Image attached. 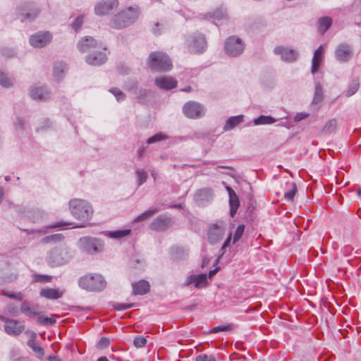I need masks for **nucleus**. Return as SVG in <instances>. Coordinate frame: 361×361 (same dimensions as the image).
Returning a JSON list of instances; mask_svg holds the SVG:
<instances>
[{"instance_id": "1", "label": "nucleus", "mask_w": 361, "mask_h": 361, "mask_svg": "<svg viewBox=\"0 0 361 361\" xmlns=\"http://www.w3.org/2000/svg\"><path fill=\"white\" fill-rule=\"evenodd\" d=\"M140 10L137 6H130L115 15L110 21V26L115 29H122L133 23L138 17Z\"/></svg>"}, {"instance_id": "2", "label": "nucleus", "mask_w": 361, "mask_h": 361, "mask_svg": "<svg viewBox=\"0 0 361 361\" xmlns=\"http://www.w3.org/2000/svg\"><path fill=\"white\" fill-rule=\"evenodd\" d=\"M69 208L72 215L77 219L82 221L89 220L92 214V206L82 200H72L69 202Z\"/></svg>"}, {"instance_id": "3", "label": "nucleus", "mask_w": 361, "mask_h": 361, "mask_svg": "<svg viewBox=\"0 0 361 361\" xmlns=\"http://www.w3.org/2000/svg\"><path fill=\"white\" fill-rule=\"evenodd\" d=\"M147 63L149 67L155 71H168L172 66L169 57L160 51L151 53Z\"/></svg>"}, {"instance_id": "4", "label": "nucleus", "mask_w": 361, "mask_h": 361, "mask_svg": "<svg viewBox=\"0 0 361 361\" xmlns=\"http://www.w3.org/2000/svg\"><path fill=\"white\" fill-rule=\"evenodd\" d=\"M80 286L90 291H101L106 286L104 277L100 274H87L81 277L79 281Z\"/></svg>"}, {"instance_id": "5", "label": "nucleus", "mask_w": 361, "mask_h": 361, "mask_svg": "<svg viewBox=\"0 0 361 361\" xmlns=\"http://www.w3.org/2000/svg\"><path fill=\"white\" fill-rule=\"evenodd\" d=\"M224 49L228 56L236 57L243 52L245 44L241 39L235 36H231L225 41Z\"/></svg>"}, {"instance_id": "6", "label": "nucleus", "mask_w": 361, "mask_h": 361, "mask_svg": "<svg viewBox=\"0 0 361 361\" xmlns=\"http://www.w3.org/2000/svg\"><path fill=\"white\" fill-rule=\"evenodd\" d=\"M70 258L71 255L66 248L55 247L49 252L48 262L54 267L66 264Z\"/></svg>"}, {"instance_id": "7", "label": "nucleus", "mask_w": 361, "mask_h": 361, "mask_svg": "<svg viewBox=\"0 0 361 361\" xmlns=\"http://www.w3.org/2000/svg\"><path fill=\"white\" fill-rule=\"evenodd\" d=\"M79 244L81 250L88 254L101 252L104 245L101 240L90 237L81 238Z\"/></svg>"}, {"instance_id": "8", "label": "nucleus", "mask_w": 361, "mask_h": 361, "mask_svg": "<svg viewBox=\"0 0 361 361\" xmlns=\"http://www.w3.org/2000/svg\"><path fill=\"white\" fill-rule=\"evenodd\" d=\"M185 116L190 118H199L205 114L204 107L196 102H188L183 107Z\"/></svg>"}, {"instance_id": "9", "label": "nucleus", "mask_w": 361, "mask_h": 361, "mask_svg": "<svg viewBox=\"0 0 361 361\" xmlns=\"http://www.w3.org/2000/svg\"><path fill=\"white\" fill-rule=\"evenodd\" d=\"M189 50L192 53H202L205 50L207 42L202 34H195L187 40Z\"/></svg>"}, {"instance_id": "10", "label": "nucleus", "mask_w": 361, "mask_h": 361, "mask_svg": "<svg viewBox=\"0 0 361 361\" xmlns=\"http://www.w3.org/2000/svg\"><path fill=\"white\" fill-rule=\"evenodd\" d=\"M1 319L5 322L4 330L9 335L18 336L25 329V325L21 322L16 319H8L4 317H1Z\"/></svg>"}, {"instance_id": "11", "label": "nucleus", "mask_w": 361, "mask_h": 361, "mask_svg": "<svg viewBox=\"0 0 361 361\" xmlns=\"http://www.w3.org/2000/svg\"><path fill=\"white\" fill-rule=\"evenodd\" d=\"M52 35L47 32H38L30 38V43L34 47H44L51 42Z\"/></svg>"}, {"instance_id": "12", "label": "nucleus", "mask_w": 361, "mask_h": 361, "mask_svg": "<svg viewBox=\"0 0 361 361\" xmlns=\"http://www.w3.org/2000/svg\"><path fill=\"white\" fill-rule=\"evenodd\" d=\"M226 225L224 223L214 224L208 231V240L210 243L215 244L221 240L225 233Z\"/></svg>"}, {"instance_id": "13", "label": "nucleus", "mask_w": 361, "mask_h": 361, "mask_svg": "<svg viewBox=\"0 0 361 361\" xmlns=\"http://www.w3.org/2000/svg\"><path fill=\"white\" fill-rule=\"evenodd\" d=\"M118 6V0H106L99 1L94 7V12L98 16L109 14Z\"/></svg>"}, {"instance_id": "14", "label": "nucleus", "mask_w": 361, "mask_h": 361, "mask_svg": "<svg viewBox=\"0 0 361 361\" xmlns=\"http://www.w3.org/2000/svg\"><path fill=\"white\" fill-rule=\"evenodd\" d=\"M274 53L280 55L281 59L288 63L294 62L298 57V53L296 50L282 46L276 47L274 49Z\"/></svg>"}, {"instance_id": "15", "label": "nucleus", "mask_w": 361, "mask_h": 361, "mask_svg": "<svg viewBox=\"0 0 361 361\" xmlns=\"http://www.w3.org/2000/svg\"><path fill=\"white\" fill-rule=\"evenodd\" d=\"M193 284L196 288L204 287L207 284V276L206 274H192L187 277L183 283V286H189Z\"/></svg>"}, {"instance_id": "16", "label": "nucleus", "mask_w": 361, "mask_h": 361, "mask_svg": "<svg viewBox=\"0 0 361 361\" xmlns=\"http://www.w3.org/2000/svg\"><path fill=\"white\" fill-rule=\"evenodd\" d=\"M213 197L214 192L211 188H202L196 192L195 200L199 205L204 206L209 202Z\"/></svg>"}, {"instance_id": "17", "label": "nucleus", "mask_w": 361, "mask_h": 361, "mask_svg": "<svg viewBox=\"0 0 361 361\" xmlns=\"http://www.w3.org/2000/svg\"><path fill=\"white\" fill-rule=\"evenodd\" d=\"M65 290L59 288H42L39 292V295L42 298L49 300H56L61 298L64 294Z\"/></svg>"}, {"instance_id": "18", "label": "nucleus", "mask_w": 361, "mask_h": 361, "mask_svg": "<svg viewBox=\"0 0 361 361\" xmlns=\"http://www.w3.org/2000/svg\"><path fill=\"white\" fill-rule=\"evenodd\" d=\"M155 83L157 87L164 90H171L176 87L177 81L169 76H160L155 79Z\"/></svg>"}, {"instance_id": "19", "label": "nucleus", "mask_w": 361, "mask_h": 361, "mask_svg": "<svg viewBox=\"0 0 361 361\" xmlns=\"http://www.w3.org/2000/svg\"><path fill=\"white\" fill-rule=\"evenodd\" d=\"M324 58V47L322 45H320L314 51L313 58L312 60V67H311V73L312 74H315L323 61Z\"/></svg>"}, {"instance_id": "20", "label": "nucleus", "mask_w": 361, "mask_h": 361, "mask_svg": "<svg viewBox=\"0 0 361 361\" xmlns=\"http://www.w3.org/2000/svg\"><path fill=\"white\" fill-rule=\"evenodd\" d=\"M38 9L33 8L30 4H25L20 8V15L21 16L22 20H34L38 15Z\"/></svg>"}, {"instance_id": "21", "label": "nucleus", "mask_w": 361, "mask_h": 361, "mask_svg": "<svg viewBox=\"0 0 361 361\" xmlns=\"http://www.w3.org/2000/svg\"><path fill=\"white\" fill-rule=\"evenodd\" d=\"M171 224V219L159 216L151 224L150 228L154 231H164Z\"/></svg>"}, {"instance_id": "22", "label": "nucleus", "mask_w": 361, "mask_h": 361, "mask_svg": "<svg viewBox=\"0 0 361 361\" xmlns=\"http://www.w3.org/2000/svg\"><path fill=\"white\" fill-rule=\"evenodd\" d=\"M226 190L229 195L230 214L233 217L236 214L239 207V199L235 191L231 187L226 186Z\"/></svg>"}, {"instance_id": "23", "label": "nucleus", "mask_w": 361, "mask_h": 361, "mask_svg": "<svg viewBox=\"0 0 361 361\" xmlns=\"http://www.w3.org/2000/svg\"><path fill=\"white\" fill-rule=\"evenodd\" d=\"M335 54L336 59L341 62L348 61L351 57V50L347 44H340Z\"/></svg>"}, {"instance_id": "24", "label": "nucleus", "mask_w": 361, "mask_h": 361, "mask_svg": "<svg viewBox=\"0 0 361 361\" xmlns=\"http://www.w3.org/2000/svg\"><path fill=\"white\" fill-rule=\"evenodd\" d=\"M97 42L92 37H86L80 40L78 43V48L81 52L90 51L92 48L95 47Z\"/></svg>"}, {"instance_id": "25", "label": "nucleus", "mask_w": 361, "mask_h": 361, "mask_svg": "<svg viewBox=\"0 0 361 361\" xmlns=\"http://www.w3.org/2000/svg\"><path fill=\"white\" fill-rule=\"evenodd\" d=\"M106 60V56L102 52H95L89 54L86 58L87 63L94 66H99L104 63Z\"/></svg>"}, {"instance_id": "26", "label": "nucleus", "mask_w": 361, "mask_h": 361, "mask_svg": "<svg viewBox=\"0 0 361 361\" xmlns=\"http://www.w3.org/2000/svg\"><path fill=\"white\" fill-rule=\"evenodd\" d=\"M150 286L147 281L140 280L133 284V292L134 295H144L149 291Z\"/></svg>"}, {"instance_id": "27", "label": "nucleus", "mask_w": 361, "mask_h": 361, "mask_svg": "<svg viewBox=\"0 0 361 361\" xmlns=\"http://www.w3.org/2000/svg\"><path fill=\"white\" fill-rule=\"evenodd\" d=\"M30 96L34 99L45 100L49 97V92L44 87H33L30 90Z\"/></svg>"}, {"instance_id": "28", "label": "nucleus", "mask_w": 361, "mask_h": 361, "mask_svg": "<svg viewBox=\"0 0 361 361\" xmlns=\"http://www.w3.org/2000/svg\"><path fill=\"white\" fill-rule=\"evenodd\" d=\"M20 311L29 317H34L39 314V312L37 311L36 308L32 307L30 302L27 300H24L22 302L20 306Z\"/></svg>"}, {"instance_id": "29", "label": "nucleus", "mask_w": 361, "mask_h": 361, "mask_svg": "<svg viewBox=\"0 0 361 361\" xmlns=\"http://www.w3.org/2000/svg\"><path fill=\"white\" fill-rule=\"evenodd\" d=\"M243 121V116L239 115L236 116H231L228 118L226 121L225 126H224V130L225 131H228L233 129L235 126Z\"/></svg>"}, {"instance_id": "30", "label": "nucleus", "mask_w": 361, "mask_h": 361, "mask_svg": "<svg viewBox=\"0 0 361 361\" xmlns=\"http://www.w3.org/2000/svg\"><path fill=\"white\" fill-rule=\"evenodd\" d=\"M66 70V65L63 62H56L54 66L53 76L56 81H59L63 76Z\"/></svg>"}, {"instance_id": "31", "label": "nucleus", "mask_w": 361, "mask_h": 361, "mask_svg": "<svg viewBox=\"0 0 361 361\" xmlns=\"http://www.w3.org/2000/svg\"><path fill=\"white\" fill-rule=\"evenodd\" d=\"M32 338L27 341V345L32 349V350L37 355L38 357H42L44 355L43 348L36 341V334L32 332Z\"/></svg>"}, {"instance_id": "32", "label": "nucleus", "mask_w": 361, "mask_h": 361, "mask_svg": "<svg viewBox=\"0 0 361 361\" xmlns=\"http://www.w3.org/2000/svg\"><path fill=\"white\" fill-rule=\"evenodd\" d=\"M131 232L130 229L107 231L104 233V235L110 238L120 239L128 235Z\"/></svg>"}, {"instance_id": "33", "label": "nucleus", "mask_w": 361, "mask_h": 361, "mask_svg": "<svg viewBox=\"0 0 361 361\" xmlns=\"http://www.w3.org/2000/svg\"><path fill=\"white\" fill-rule=\"evenodd\" d=\"M332 23V19L330 17H322L318 20V30L324 34L329 30Z\"/></svg>"}, {"instance_id": "34", "label": "nucleus", "mask_w": 361, "mask_h": 361, "mask_svg": "<svg viewBox=\"0 0 361 361\" xmlns=\"http://www.w3.org/2000/svg\"><path fill=\"white\" fill-rule=\"evenodd\" d=\"M360 88V79L358 77L354 78L349 83L348 90L345 92V96L349 97L353 95Z\"/></svg>"}, {"instance_id": "35", "label": "nucleus", "mask_w": 361, "mask_h": 361, "mask_svg": "<svg viewBox=\"0 0 361 361\" xmlns=\"http://www.w3.org/2000/svg\"><path fill=\"white\" fill-rule=\"evenodd\" d=\"M324 99L323 96V89L322 85L317 82L315 83V91H314V95L312 100V104H320Z\"/></svg>"}, {"instance_id": "36", "label": "nucleus", "mask_w": 361, "mask_h": 361, "mask_svg": "<svg viewBox=\"0 0 361 361\" xmlns=\"http://www.w3.org/2000/svg\"><path fill=\"white\" fill-rule=\"evenodd\" d=\"M45 216L46 214L39 209L33 210L29 215V218H30L34 223L39 222Z\"/></svg>"}, {"instance_id": "37", "label": "nucleus", "mask_w": 361, "mask_h": 361, "mask_svg": "<svg viewBox=\"0 0 361 361\" xmlns=\"http://www.w3.org/2000/svg\"><path fill=\"white\" fill-rule=\"evenodd\" d=\"M52 279V276L46 274H34L32 275V283H46L50 282Z\"/></svg>"}, {"instance_id": "38", "label": "nucleus", "mask_w": 361, "mask_h": 361, "mask_svg": "<svg viewBox=\"0 0 361 361\" xmlns=\"http://www.w3.org/2000/svg\"><path fill=\"white\" fill-rule=\"evenodd\" d=\"M276 121V119L272 118L271 116H260L257 118H255L254 121V123L255 125H264V124H271Z\"/></svg>"}, {"instance_id": "39", "label": "nucleus", "mask_w": 361, "mask_h": 361, "mask_svg": "<svg viewBox=\"0 0 361 361\" xmlns=\"http://www.w3.org/2000/svg\"><path fill=\"white\" fill-rule=\"evenodd\" d=\"M158 211L159 210L157 208L150 209L145 212L140 216H138L137 218H135V221H140L145 220V219L151 217L152 215H154L157 212H158Z\"/></svg>"}, {"instance_id": "40", "label": "nucleus", "mask_w": 361, "mask_h": 361, "mask_svg": "<svg viewBox=\"0 0 361 361\" xmlns=\"http://www.w3.org/2000/svg\"><path fill=\"white\" fill-rule=\"evenodd\" d=\"M63 235L61 233L54 234L44 237L42 239V242L44 243H49L51 242H59L63 239Z\"/></svg>"}, {"instance_id": "41", "label": "nucleus", "mask_w": 361, "mask_h": 361, "mask_svg": "<svg viewBox=\"0 0 361 361\" xmlns=\"http://www.w3.org/2000/svg\"><path fill=\"white\" fill-rule=\"evenodd\" d=\"M336 119H331L329 120L324 125L323 128V132L325 133H330L334 132L336 128Z\"/></svg>"}, {"instance_id": "42", "label": "nucleus", "mask_w": 361, "mask_h": 361, "mask_svg": "<svg viewBox=\"0 0 361 361\" xmlns=\"http://www.w3.org/2000/svg\"><path fill=\"white\" fill-rule=\"evenodd\" d=\"M13 80L7 77V75L3 73L0 72V85L5 87H8L13 85Z\"/></svg>"}, {"instance_id": "43", "label": "nucleus", "mask_w": 361, "mask_h": 361, "mask_svg": "<svg viewBox=\"0 0 361 361\" xmlns=\"http://www.w3.org/2000/svg\"><path fill=\"white\" fill-rule=\"evenodd\" d=\"M226 16V11L224 10L222 8L217 9L212 15L207 14L206 15V18H213L215 20H220Z\"/></svg>"}, {"instance_id": "44", "label": "nucleus", "mask_w": 361, "mask_h": 361, "mask_svg": "<svg viewBox=\"0 0 361 361\" xmlns=\"http://www.w3.org/2000/svg\"><path fill=\"white\" fill-rule=\"evenodd\" d=\"M245 231V225L240 224L239 225L234 233L233 239V243H236L243 236Z\"/></svg>"}, {"instance_id": "45", "label": "nucleus", "mask_w": 361, "mask_h": 361, "mask_svg": "<svg viewBox=\"0 0 361 361\" xmlns=\"http://www.w3.org/2000/svg\"><path fill=\"white\" fill-rule=\"evenodd\" d=\"M168 139V136L163 133H157L152 137H150L147 140V144H152L154 142H160L164 140Z\"/></svg>"}, {"instance_id": "46", "label": "nucleus", "mask_w": 361, "mask_h": 361, "mask_svg": "<svg viewBox=\"0 0 361 361\" xmlns=\"http://www.w3.org/2000/svg\"><path fill=\"white\" fill-rule=\"evenodd\" d=\"M231 233H230L228 235V236L227 237L226 240L224 241L223 245H222V247L221 249V254L217 257V259L215 260V262H214V264H216L219 263L220 259L222 257V256L224 255L225 253V251H226V248L230 245V243H231Z\"/></svg>"}, {"instance_id": "47", "label": "nucleus", "mask_w": 361, "mask_h": 361, "mask_svg": "<svg viewBox=\"0 0 361 361\" xmlns=\"http://www.w3.org/2000/svg\"><path fill=\"white\" fill-rule=\"evenodd\" d=\"M37 322L41 325H52L56 323V320L53 318L39 316L37 319Z\"/></svg>"}, {"instance_id": "48", "label": "nucleus", "mask_w": 361, "mask_h": 361, "mask_svg": "<svg viewBox=\"0 0 361 361\" xmlns=\"http://www.w3.org/2000/svg\"><path fill=\"white\" fill-rule=\"evenodd\" d=\"M291 187V189L286 192L284 194L285 198L288 201H292L293 200L297 190V188L295 183H292Z\"/></svg>"}, {"instance_id": "49", "label": "nucleus", "mask_w": 361, "mask_h": 361, "mask_svg": "<svg viewBox=\"0 0 361 361\" xmlns=\"http://www.w3.org/2000/svg\"><path fill=\"white\" fill-rule=\"evenodd\" d=\"M136 174L137 176L138 185H141L147 180V173L144 170H137Z\"/></svg>"}, {"instance_id": "50", "label": "nucleus", "mask_w": 361, "mask_h": 361, "mask_svg": "<svg viewBox=\"0 0 361 361\" xmlns=\"http://www.w3.org/2000/svg\"><path fill=\"white\" fill-rule=\"evenodd\" d=\"M232 329V325L228 324L224 326H218L213 328L212 330L209 331V334H216L219 331H228Z\"/></svg>"}, {"instance_id": "51", "label": "nucleus", "mask_w": 361, "mask_h": 361, "mask_svg": "<svg viewBox=\"0 0 361 361\" xmlns=\"http://www.w3.org/2000/svg\"><path fill=\"white\" fill-rule=\"evenodd\" d=\"M110 92H111L116 98V99L119 101H122L126 98L125 94L118 88H111L110 89Z\"/></svg>"}, {"instance_id": "52", "label": "nucleus", "mask_w": 361, "mask_h": 361, "mask_svg": "<svg viewBox=\"0 0 361 361\" xmlns=\"http://www.w3.org/2000/svg\"><path fill=\"white\" fill-rule=\"evenodd\" d=\"M146 343L147 339L143 336H136L133 341V344L136 348L144 347Z\"/></svg>"}, {"instance_id": "53", "label": "nucleus", "mask_w": 361, "mask_h": 361, "mask_svg": "<svg viewBox=\"0 0 361 361\" xmlns=\"http://www.w3.org/2000/svg\"><path fill=\"white\" fill-rule=\"evenodd\" d=\"M195 361H216L213 355L208 356L205 354H200L195 357Z\"/></svg>"}, {"instance_id": "54", "label": "nucleus", "mask_w": 361, "mask_h": 361, "mask_svg": "<svg viewBox=\"0 0 361 361\" xmlns=\"http://www.w3.org/2000/svg\"><path fill=\"white\" fill-rule=\"evenodd\" d=\"M110 345L109 339L106 337H102L97 343V348L99 349H104Z\"/></svg>"}, {"instance_id": "55", "label": "nucleus", "mask_w": 361, "mask_h": 361, "mask_svg": "<svg viewBox=\"0 0 361 361\" xmlns=\"http://www.w3.org/2000/svg\"><path fill=\"white\" fill-rule=\"evenodd\" d=\"M83 23V16H78L75 21L71 24L73 29L76 32L80 29Z\"/></svg>"}, {"instance_id": "56", "label": "nucleus", "mask_w": 361, "mask_h": 361, "mask_svg": "<svg viewBox=\"0 0 361 361\" xmlns=\"http://www.w3.org/2000/svg\"><path fill=\"white\" fill-rule=\"evenodd\" d=\"M3 295L4 296H6L11 299H16V300H22L23 298V295L21 293H7V292H4L3 293Z\"/></svg>"}, {"instance_id": "57", "label": "nucleus", "mask_w": 361, "mask_h": 361, "mask_svg": "<svg viewBox=\"0 0 361 361\" xmlns=\"http://www.w3.org/2000/svg\"><path fill=\"white\" fill-rule=\"evenodd\" d=\"M7 312L13 316H18L19 312L17 307L13 305H8L7 307Z\"/></svg>"}, {"instance_id": "58", "label": "nucleus", "mask_w": 361, "mask_h": 361, "mask_svg": "<svg viewBox=\"0 0 361 361\" xmlns=\"http://www.w3.org/2000/svg\"><path fill=\"white\" fill-rule=\"evenodd\" d=\"M308 116V114L306 113H298L295 116V121L298 122L300 121L305 118H306Z\"/></svg>"}, {"instance_id": "59", "label": "nucleus", "mask_w": 361, "mask_h": 361, "mask_svg": "<svg viewBox=\"0 0 361 361\" xmlns=\"http://www.w3.org/2000/svg\"><path fill=\"white\" fill-rule=\"evenodd\" d=\"M72 225H73L72 223L61 221L58 224H52V225L49 226V228H59V227H63V226H72Z\"/></svg>"}, {"instance_id": "60", "label": "nucleus", "mask_w": 361, "mask_h": 361, "mask_svg": "<svg viewBox=\"0 0 361 361\" xmlns=\"http://www.w3.org/2000/svg\"><path fill=\"white\" fill-rule=\"evenodd\" d=\"M131 307H132V305L120 303V304H118L115 307V309L117 310H127V309H128V308H130Z\"/></svg>"}, {"instance_id": "61", "label": "nucleus", "mask_w": 361, "mask_h": 361, "mask_svg": "<svg viewBox=\"0 0 361 361\" xmlns=\"http://www.w3.org/2000/svg\"><path fill=\"white\" fill-rule=\"evenodd\" d=\"M160 26H162V25H160L159 23H155L154 27L153 28V32L155 35H159L160 33L159 28Z\"/></svg>"}, {"instance_id": "62", "label": "nucleus", "mask_w": 361, "mask_h": 361, "mask_svg": "<svg viewBox=\"0 0 361 361\" xmlns=\"http://www.w3.org/2000/svg\"><path fill=\"white\" fill-rule=\"evenodd\" d=\"M219 270V267H217L213 270H210L209 272V278H212L217 272Z\"/></svg>"}, {"instance_id": "63", "label": "nucleus", "mask_w": 361, "mask_h": 361, "mask_svg": "<svg viewBox=\"0 0 361 361\" xmlns=\"http://www.w3.org/2000/svg\"><path fill=\"white\" fill-rule=\"evenodd\" d=\"M48 360L49 361H61V360L56 356H49Z\"/></svg>"}, {"instance_id": "64", "label": "nucleus", "mask_w": 361, "mask_h": 361, "mask_svg": "<svg viewBox=\"0 0 361 361\" xmlns=\"http://www.w3.org/2000/svg\"><path fill=\"white\" fill-rule=\"evenodd\" d=\"M97 361H109V360L106 357L103 356L99 357Z\"/></svg>"}]
</instances>
